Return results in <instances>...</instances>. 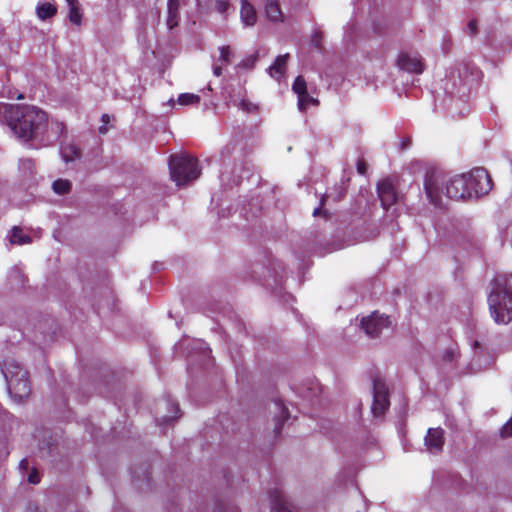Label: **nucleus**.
<instances>
[{
  "label": "nucleus",
  "instance_id": "nucleus-1",
  "mask_svg": "<svg viewBox=\"0 0 512 512\" xmlns=\"http://www.w3.org/2000/svg\"><path fill=\"white\" fill-rule=\"evenodd\" d=\"M0 114H3L15 135L24 141L42 134L47 125L45 112L34 107L1 104Z\"/></svg>",
  "mask_w": 512,
  "mask_h": 512
},
{
  "label": "nucleus",
  "instance_id": "nucleus-2",
  "mask_svg": "<svg viewBox=\"0 0 512 512\" xmlns=\"http://www.w3.org/2000/svg\"><path fill=\"white\" fill-rule=\"evenodd\" d=\"M467 181L465 174L447 177L439 173H431L426 176L424 187L430 202L440 205L442 194L454 200L469 198Z\"/></svg>",
  "mask_w": 512,
  "mask_h": 512
},
{
  "label": "nucleus",
  "instance_id": "nucleus-3",
  "mask_svg": "<svg viewBox=\"0 0 512 512\" xmlns=\"http://www.w3.org/2000/svg\"><path fill=\"white\" fill-rule=\"evenodd\" d=\"M488 305L497 324H507L512 320V276L499 275L495 278L488 295Z\"/></svg>",
  "mask_w": 512,
  "mask_h": 512
},
{
  "label": "nucleus",
  "instance_id": "nucleus-4",
  "mask_svg": "<svg viewBox=\"0 0 512 512\" xmlns=\"http://www.w3.org/2000/svg\"><path fill=\"white\" fill-rule=\"evenodd\" d=\"M8 386V392L16 402H21L30 394L27 372L15 360H9L1 368Z\"/></svg>",
  "mask_w": 512,
  "mask_h": 512
},
{
  "label": "nucleus",
  "instance_id": "nucleus-5",
  "mask_svg": "<svg viewBox=\"0 0 512 512\" xmlns=\"http://www.w3.org/2000/svg\"><path fill=\"white\" fill-rule=\"evenodd\" d=\"M169 168L172 180L177 186H183L197 179L200 175L198 162L187 154H176L170 157Z\"/></svg>",
  "mask_w": 512,
  "mask_h": 512
},
{
  "label": "nucleus",
  "instance_id": "nucleus-6",
  "mask_svg": "<svg viewBox=\"0 0 512 512\" xmlns=\"http://www.w3.org/2000/svg\"><path fill=\"white\" fill-rule=\"evenodd\" d=\"M465 176L468 180L469 198L486 195L492 189V180L483 168H475Z\"/></svg>",
  "mask_w": 512,
  "mask_h": 512
},
{
  "label": "nucleus",
  "instance_id": "nucleus-7",
  "mask_svg": "<svg viewBox=\"0 0 512 512\" xmlns=\"http://www.w3.org/2000/svg\"><path fill=\"white\" fill-rule=\"evenodd\" d=\"M391 322L388 317L380 315L378 312H373L361 320V328L369 337L379 336L384 329L389 328Z\"/></svg>",
  "mask_w": 512,
  "mask_h": 512
},
{
  "label": "nucleus",
  "instance_id": "nucleus-8",
  "mask_svg": "<svg viewBox=\"0 0 512 512\" xmlns=\"http://www.w3.org/2000/svg\"><path fill=\"white\" fill-rule=\"evenodd\" d=\"M389 407L388 388L381 380L373 382V403L372 413L374 416H381Z\"/></svg>",
  "mask_w": 512,
  "mask_h": 512
},
{
  "label": "nucleus",
  "instance_id": "nucleus-9",
  "mask_svg": "<svg viewBox=\"0 0 512 512\" xmlns=\"http://www.w3.org/2000/svg\"><path fill=\"white\" fill-rule=\"evenodd\" d=\"M397 64L401 70L408 73L421 74L424 71L422 58L416 54L401 53L398 57Z\"/></svg>",
  "mask_w": 512,
  "mask_h": 512
},
{
  "label": "nucleus",
  "instance_id": "nucleus-10",
  "mask_svg": "<svg viewBox=\"0 0 512 512\" xmlns=\"http://www.w3.org/2000/svg\"><path fill=\"white\" fill-rule=\"evenodd\" d=\"M444 444V431L441 428H429L425 437V446L428 452L435 454L442 450Z\"/></svg>",
  "mask_w": 512,
  "mask_h": 512
},
{
  "label": "nucleus",
  "instance_id": "nucleus-11",
  "mask_svg": "<svg viewBox=\"0 0 512 512\" xmlns=\"http://www.w3.org/2000/svg\"><path fill=\"white\" fill-rule=\"evenodd\" d=\"M378 196L384 209L397 202V194L391 182L385 180L378 184Z\"/></svg>",
  "mask_w": 512,
  "mask_h": 512
},
{
  "label": "nucleus",
  "instance_id": "nucleus-12",
  "mask_svg": "<svg viewBox=\"0 0 512 512\" xmlns=\"http://www.w3.org/2000/svg\"><path fill=\"white\" fill-rule=\"evenodd\" d=\"M240 19L246 27H252L257 22L256 9L248 0H241Z\"/></svg>",
  "mask_w": 512,
  "mask_h": 512
},
{
  "label": "nucleus",
  "instance_id": "nucleus-13",
  "mask_svg": "<svg viewBox=\"0 0 512 512\" xmlns=\"http://www.w3.org/2000/svg\"><path fill=\"white\" fill-rule=\"evenodd\" d=\"M264 14L268 20L274 23L283 22L285 19L278 0H265Z\"/></svg>",
  "mask_w": 512,
  "mask_h": 512
},
{
  "label": "nucleus",
  "instance_id": "nucleus-14",
  "mask_svg": "<svg viewBox=\"0 0 512 512\" xmlns=\"http://www.w3.org/2000/svg\"><path fill=\"white\" fill-rule=\"evenodd\" d=\"M288 58L289 54L277 56L273 64L268 67V74L272 78L280 80L285 75Z\"/></svg>",
  "mask_w": 512,
  "mask_h": 512
},
{
  "label": "nucleus",
  "instance_id": "nucleus-15",
  "mask_svg": "<svg viewBox=\"0 0 512 512\" xmlns=\"http://www.w3.org/2000/svg\"><path fill=\"white\" fill-rule=\"evenodd\" d=\"M220 55L216 62L213 64V74L217 77L222 75V66L220 64L228 65L233 57V52L230 46L219 47Z\"/></svg>",
  "mask_w": 512,
  "mask_h": 512
},
{
  "label": "nucleus",
  "instance_id": "nucleus-16",
  "mask_svg": "<svg viewBox=\"0 0 512 512\" xmlns=\"http://www.w3.org/2000/svg\"><path fill=\"white\" fill-rule=\"evenodd\" d=\"M270 499L272 503V512H292L289 503L284 498L279 490L270 492Z\"/></svg>",
  "mask_w": 512,
  "mask_h": 512
},
{
  "label": "nucleus",
  "instance_id": "nucleus-17",
  "mask_svg": "<svg viewBox=\"0 0 512 512\" xmlns=\"http://www.w3.org/2000/svg\"><path fill=\"white\" fill-rule=\"evenodd\" d=\"M56 12L57 7L50 2L39 3L36 7V15L43 21L53 17Z\"/></svg>",
  "mask_w": 512,
  "mask_h": 512
},
{
  "label": "nucleus",
  "instance_id": "nucleus-18",
  "mask_svg": "<svg viewBox=\"0 0 512 512\" xmlns=\"http://www.w3.org/2000/svg\"><path fill=\"white\" fill-rule=\"evenodd\" d=\"M231 103L233 106L241 109L242 111L246 113H254L258 110V105L251 102L249 99L245 98L244 96L239 97H232Z\"/></svg>",
  "mask_w": 512,
  "mask_h": 512
},
{
  "label": "nucleus",
  "instance_id": "nucleus-19",
  "mask_svg": "<svg viewBox=\"0 0 512 512\" xmlns=\"http://www.w3.org/2000/svg\"><path fill=\"white\" fill-rule=\"evenodd\" d=\"M69 8V20L75 24L80 25L82 21V14L80 12L79 3L77 0H65Z\"/></svg>",
  "mask_w": 512,
  "mask_h": 512
},
{
  "label": "nucleus",
  "instance_id": "nucleus-20",
  "mask_svg": "<svg viewBox=\"0 0 512 512\" xmlns=\"http://www.w3.org/2000/svg\"><path fill=\"white\" fill-rule=\"evenodd\" d=\"M30 242V237L23 233V231L18 228L14 227L11 230L10 234V243L11 244H17V245H23Z\"/></svg>",
  "mask_w": 512,
  "mask_h": 512
},
{
  "label": "nucleus",
  "instance_id": "nucleus-21",
  "mask_svg": "<svg viewBox=\"0 0 512 512\" xmlns=\"http://www.w3.org/2000/svg\"><path fill=\"white\" fill-rule=\"evenodd\" d=\"M61 155L65 162H70L80 157V151L76 146L70 144L61 149Z\"/></svg>",
  "mask_w": 512,
  "mask_h": 512
},
{
  "label": "nucleus",
  "instance_id": "nucleus-22",
  "mask_svg": "<svg viewBox=\"0 0 512 512\" xmlns=\"http://www.w3.org/2000/svg\"><path fill=\"white\" fill-rule=\"evenodd\" d=\"M72 184L66 179H57L52 184V189L56 194L64 195L70 192Z\"/></svg>",
  "mask_w": 512,
  "mask_h": 512
},
{
  "label": "nucleus",
  "instance_id": "nucleus-23",
  "mask_svg": "<svg viewBox=\"0 0 512 512\" xmlns=\"http://www.w3.org/2000/svg\"><path fill=\"white\" fill-rule=\"evenodd\" d=\"M165 404H166L167 408L169 409V412L173 413V415H165V416L161 417L160 419H158V424L159 425H164L167 422L175 419L176 418V414L179 411L177 403L173 402L172 400H167L165 402Z\"/></svg>",
  "mask_w": 512,
  "mask_h": 512
},
{
  "label": "nucleus",
  "instance_id": "nucleus-24",
  "mask_svg": "<svg viewBox=\"0 0 512 512\" xmlns=\"http://www.w3.org/2000/svg\"><path fill=\"white\" fill-rule=\"evenodd\" d=\"M199 102H200L199 95L193 94V93L180 94L177 99V103L182 106L196 105Z\"/></svg>",
  "mask_w": 512,
  "mask_h": 512
},
{
  "label": "nucleus",
  "instance_id": "nucleus-25",
  "mask_svg": "<svg viewBox=\"0 0 512 512\" xmlns=\"http://www.w3.org/2000/svg\"><path fill=\"white\" fill-rule=\"evenodd\" d=\"M317 103V99L311 97L307 92L298 97V108L300 111H305L307 107Z\"/></svg>",
  "mask_w": 512,
  "mask_h": 512
},
{
  "label": "nucleus",
  "instance_id": "nucleus-26",
  "mask_svg": "<svg viewBox=\"0 0 512 512\" xmlns=\"http://www.w3.org/2000/svg\"><path fill=\"white\" fill-rule=\"evenodd\" d=\"M168 10L169 18L167 19V25L169 29H172L177 25V19H175L177 13V4L174 2V0H169Z\"/></svg>",
  "mask_w": 512,
  "mask_h": 512
},
{
  "label": "nucleus",
  "instance_id": "nucleus-27",
  "mask_svg": "<svg viewBox=\"0 0 512 512\" xmlns=\"http://www.w3.org/2000/svg\"><path fill=\"white\" fill-rule=\"evenodd\" d=\"M292 90L294 91L295 94H297L298 97L307 92L306 81L302 76H298L295 79L292 85Z\"/></svg>",
  "mask_w": 512,
  "mask_h": 512
},
{
  "label": "nucleus",
  "instance_id": "nucleus-28",
  "mask_svg": "<svg viewBox=\"0 0 512 512\" xmlns=\"http://www.w3.org/2000/svg\"><path fill=\"white\" fill-rule=\"evenodd\" d=\"M229 8L228 0H216L215 9L217 12L224 14Z\"/></svg>",
  "mask_w": 512,
  "mask_h": 512
},
{
  "label": "nucleus",
  "instance_id": "nucleus-29",
  "mask_svg": "<svg viewBox=\"0 0 512 512\" xmlns=\"http://www.w3.org/2000/svg\"><path fill=\"white\" fill-rule=\"evenodd\" d=\"M501 436L503 438H512V418L501 429Z\"/></svg>",
  "mask_w": 512,
  "mask_h": 512
},
{
  "label": "nucleus",
  "instance_id": "nucleus-30",
  "mask_svg": "<svg viewBox=\"0 0 512 512\" xmlns=\"http://www.w3.org/2000/svg\"><path fill=\"white\" fill-rule=\"evenodd\" d=\"M101 121L103 125L99 127V133L105 134L107 132L106 125L110 122V116L108 114H103Z\"/></svg>",
  "mask_w": 512,
  "mask_h": 512
},
{
  "label": "nucleus",
  "instance_id": "nucleus-31",
  "mask_svg": "<svg viewBox=\"0 0 512 512\" xmlns=\"http://www.w3.org/2000/svg\"><path fill=\"white\" fill-rule=\"evenodd\" d=\"M28 481L31 484H38L40 482V478L36 472H32L28 476Z\"/></svg>",
  "mask_w": 512,
  "mask_h": 512
},
{
  "label": "nucleus",
  "instance_id": "nucleus-32",
  "mask_svg": "<svg viewBox=\"0 0 512 512\" xmlns=\"http://www.w3.org/2000/svg\"><path fill=\"white\" fill-rule=\"evenodd\" d=\"M277 407H278V409L280 411V414H281L280 415L281 421L285 420L288 417V413H287L286 408L283 405H281V404H278Z\"/></svg>",
  "mask_w": 512,
  "mask_h": 512
},
{
  "label": "nucleus",
  "instance_id": "nucleus-33",
  "mask_svg": "<svg viewBox=\"0 0 512 512\" xmlns=\"http://www.w3.org/2000/svg\"><path fill=\"white\" fill-rule=\"evenodd\" d=\"M444 358L448 361H452L454 359V351L453 350H447L444 354Z\"/></svg>",
  "mask_w": 512,
  "mask_h": 512
},
{
  "label": "nucleus",
  "instance_id": "nucleus-34",
  "mask_svg": "<svg viewBox=\"0 0 512 512\" xmlns=\"http://www.w3.org/2000/svg\"><path fill=\"white\" fill-rule=\"evenodd\" d=\"M468 29H469L471 34H475L476 33V22L475 21H470L468 23Z\"/></svg>",
  "mask_w": 512,
  "mask_h": 512
},
{
  "label": "nucleus",
  "instance_id": "nucleus-35",
  "mask_svg": "<svg viewBox=\"0 0 512 512\" xmlns=\"http://www.w3.org/2000/svg\"><path fill=\"white\" fill-rule=\"evenodd\" d=\"M357 169L360 174H364L365 173V164L363 162H359L357 165Z\"/></svg>",
  "mask_w": 512,
  "mask_h": 512
},
{
  "label": "nucleus",
  "instance_id": "nucleus-36",
  "mask_svg": "<svg viewBox=\"0 0 512 512\" xmlns=\"http://www.w3.org/2000/svg\"><path fill=\"white\" fill-rule=\"evenodd\" d=\"M330 197H332V195H331V194H326V195L322 196V198H321V206H323V205L325 204V202H326Z\"/></svg>",
  "mask_w": 512,
  "mask_h": 512
},
{
  "label": "nucleus",
  "instance_id": "nucleus-37",
  "mask_svg": "<svg viewBox=\"0 0 512 512\" xmlns=\"http://www.w3.org/2000/svg\"><path fill=\"white\" fill-rule=\"evenodd\" d=\"M322 212L326 213L325 211H322L321 207L315 208L313 211V216H318Z\"/></svg>",
  "mask_w": 512,
  "mask_h": 512
},
{
  "label": "nucleus",
  "instance_id": "nucleus-38",
  "mask_svg": "<svg viewBox=\"0 0 512 512\" xmlns=\"http://www.w3.org/2000/svg\"><path fill=\"white\" fill-rule=\"evenodd\" d=\"M27 512H41V511H40V510H39V508H38V507H36V506H30V507L27 509Z\"/></svg>",
  "mask_w": 512,
  "mask_h": 512
},
{
  "label": "nucleus",
  "instance_id": "nucleus-39",
  "mask_svg": "<svg viewBox=\"0 0 512 512\" xmlns=\"http://www.w3.org/2000/svg\"><path fill=\"white\" fill-rule=\"evenodd\" d=\"M279 423H280V418H277L276 419V427H275V432L276 433H279V431H280Z\"/></svg>",
  "mask_w": 512,
  "mask_h": 512
},
{
  "label": "nucleus",
  "instance_id": "nucleus-40",
  "mask_svg": "<svg viewBox=\"0 0 512 512\" xmlns=\"http://www.w3.org/2000/svg\"><path fill=\"white\" fill-rule=\"evenodd\" d=\"M341 196H342V193H340L339 195L335 196V197H334V200H335V201H338V200L341 198Z\"/></svg>",
  "mask_w": 512,
  "mask_h": 512
},
{
  "label": "nucleus",
  "instance_id": "nucleus-41",
  "mask_svg": "<svg viewBox=\"0 0 512 512\" xmlns=\"http://www.w3.org/2000/svg\"><path fill=\"white\" fill-rule=\"evenodd\" d=\"M169 104H171V105H175L174 100H173V99H170V100H169Z\"/></svg>",
  "mask_w": 512,
  "mask_h": 512
},
{
  "label": "nucleus",
  "instance_id": "nucleus-42",
  "mask_svg": "<svg viewBox=\"0 0 512 512\" xmlns=\"http://www.w3.org/2000/svg\"><path fill=\"white\" fill-rule=\"evenodd\" d=\"M240 66H248V63H240Z\"/></svg>",
  "mask_w": 512,
  "mask_h": 512
},
{
  "label": "nucleus",
  "instance_id": "nucleus-43",
  "mask_svg": "<svg viewBox=\"0 0 512 512\" xmlns=\"http://www.w3.org/2000/svg\"><path fill=\"white\" fill-rule=\"evenodd\" d=\"M240 66H248V63H240Z\"/></svg>",
  "mask_w": 512,
  "mask_h": 512
},
{
  "label": "nucleus",
  "instance_id": "nucleus-44",
  "mask_svg": "<svg viewBox=\"0 0 512 512\" xmlns=\"http://www.w3.org/2000/svg\"><path fill=\"white\" fill-rule=\"evenodd\" d=\"M240 66H248V63H240Z\"/></svg>",
  "mask_w": 512,
  "mask_h": 512
},
{
  "label": "nucleus",
  "instance_id": "nucleus-45",
  "mask_svg": "<svg viewBox=\"0 0 512 512\" xmlns=\"http://www.w3.org/2000/svg\"><path fill=\"white\" fill-rule=\"evenodd\" d=\"M478 345H479V343L476 341V342L474 343V347H477Z\"/></svg>",
  "mask_w": 512,
  "mask_h": 512
}]
</instances>
